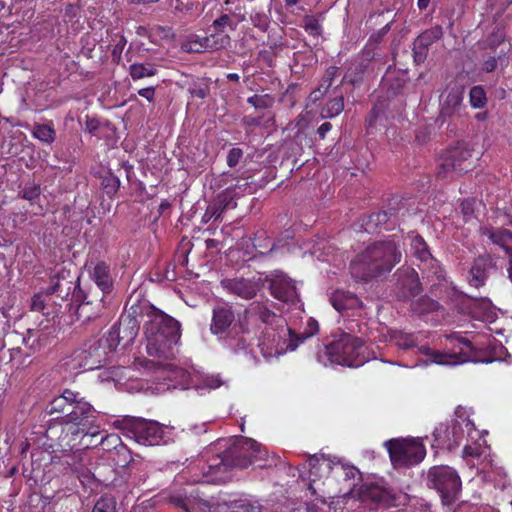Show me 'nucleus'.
<instances>
[{
  "label": "nucleus",
  "instance_id": "nucleus-1",
  "mask_svg": "<svg viewBox=\"0 0 512 512\" xmlns=\"http://www.w3.org/2000/svg\"><path fill=\"white\" fill-rule=\"evenodd\" d=\"M144 334L147 354L159 360L139 359V364L147 370L164 369L182 373V369L167 362L174 359L178 353L181 338L180 323L173 317L158 311L150 315V319L145 323Z\"/></svg>",
  "mask_w": 512,
  "mask_h": 512
},
{
  "label": "nucleus",
  "instance_id": "nucleus-2",
  "mask_svg": "<svg viewBox=\"0 0 512 512\" xmlns=\"http://www.w3.org/2000/svg\"><path fill=\"white\" fill-rule=\"evenodd\" d=\"M401 257L399 246L393 239L375 241L350 263L351 276L357 281L368 282L391 272Z\"/></svg>",
  "mask_w": 512,
  "mask_h": 512
},
{
  "label": "nucleus",
  "instance_id": "nucleus-3",
  "mask_svg": "<svg viewBox=\"0 0 512 512\" xmlns=\"http://www.w3.org/2000/svg\"><path fill=\"white\" fill-rule=\"evenodd\" d=\"M369 360L370 352L364 340L345 332L335 336L318 353V361L324 366L330 364L357 368Z\"/></svg>",
  "mask_w": 512,
  "mask_h": 512
},
{
  "label": "nucleus",
  "instance_id": "nucleus-4",
  "mask_svg": "<svg viewBox=\"0 0 512 512\" xmlns=\"http://www.w3.org/2000/svg\"><path fill=\"white\" fill-rule=\"evenodd\" d=\"M114 425L124 436L141 445L155 446L168 442L164 427L156 421L126 416L116 420Z\"/></svg>",
  "mask_w": 512,
  "mask_h": 512
},
{
  "label": "nucleus",
  "instance_id": "nucleus-5",
  "mask_svg": "<svg viewBox=\"0 0 512 512\" xmlns=\"http://www.w3.org/2000/svg\"><path fill=\"white\" fill-rule=\"evenodd\" d=\"M279 316L264 302L254 301L239 317L238 327L243 333L261 339L270 337V330L278 322Z\"/></svg>",
  "mask_w": 512,
  "mask_h": 512
},
{
  "label": "nucleus",
  "instance_id": "nucleus-6",
  "mask_svg": "<svg viewBox=\"0 0 512 512\" xmlns=\"http://www.w3.org/2000/svg\"><path fill=\"white\" fill-rule=\"evenodd\" d=\"M267 451L257 441L240 437L235 441L232 447L226 452L223 462L225 465L236 468H247L252 464L263 467L262 464L266 460Z\"/></svg>",
  "mask_w": 512,
  "mask_h": 512
},
{
  "label": "nucleus",
  "instance_id": "nucleus-7",
  "mask_svg": "<svg viewBox=\"0 0 512 512\" xmlns=\"http://www.w3.org/2000/svg\"><path fill=\"white\" fill-rule=\"evenodd\" d=\"M385 446L394 468L418 465L426 456L424 444L416 439H390Z\"/></svg>",
  "mask_w": 512,
  "mask_h": 512
},
{
  "label": "nucleus",
  "instance_id": "nucleus-8",
  "mask_svg": "<svg viewBox=\"0 0 512 512\" xmlns=\"http://www.w3.org/2000/svg\"><path fill=\"white\" fill-rule=\"evenodd\" d=\"M428 485L437 490L444 505H451L461 492V479L449 466H433L427 475Z\"/></svg>",
  "mask_w": 512,
  "mask_h": 512
},
{
  "label": "nucleus",
  "instance_id": "nucleus-9",
  "mask_svg": "<svg viewBox=\"0 0 512 512\" xmlns=\"http://www.w3.org/2000/svg\"><path fill=\"white\" fill-rule=\"evenodd\" d=\"M474 149L467 143H458L455 147L448 149L441 158L438 166V177L447 178L450 174L461 175L474 169Z\"/></svg>",
  "mask_w": 512,
  "mask_h": 512
},
{
  "label": "nucleus",
  "instance_id": "nucleus-10",
  "mask_svg": "<svg viewBox=\"0 0 512 512\" xmlns=\"http://www.w3.org/2000/svg\"><path fill=\"white\" fill-rule=\"evenodd\" d=\"M138 332L139 323L135 317L129 314L121 316L104 337L110 347L116 351L118 348L125 349L133 344Z\"/></svg>",
  "mask_w": 512,
  "mask_h": 512
},
{
  "label": "nucleus",
  "instance_id": "nucleus-11",
  "mask_svg": "<svg viewBox=\"0 0 512 512\" xmlns=\"http://www.w3.org/2000/svg\"><path fill=\"white\" fill-rule=\"evenodd\" d=\"M114 352L106 338L90 340L85 343L80 352V366L86 370H94L103 367L107 361L108 355Z\"/></svg>",
  "mask_w": 512,
  "mask_h": 512
},
{
  "label": "nucleus",
  "instance_id": "nucleus-12",
  "mask_svg": "<svg viewBox=\"0 0 512 512\" xmlns=\"http://www.w3.org/2000/svg\"><path fill=\"white\" fill-rule=\"evenodd\" d=\"M79 278L75 281L70 275V271L61 268L50 277V285L47 288L52 297V302L56 307H61L62 303L69 300V296L77 289Z\"/></svg>",
  "mask_w": 512,
  "mask_h": 512
},
{
  "label": "nucleus",
  "instance_id": "nucleus-13",
  "mask_svg": "<svg viewBox=\"0 0 512 512\" xmlns=\"http://www.w3.org/2000/svg\"><path fill=\"white\" fill-rule=\"evenodd\" d=\"M230 43L227 34H210L200 37L196 34L188 35L181 44L183 51L188 53H203L207 50H220Z\"/></svg>",
  "mask_w": 512,
  "mask_h": 512
},
{
  "label": "nucleus",
  "instance_id": "nucleus-14",
  "mask_svg": "<svg viewBox=\"0 0 512 512\" xmlns=\"http://www.w3.org/2000/svg\"><path fill=\"white\" fill-rule=\"evenodd\" d=\"M395 275V295L398 300L409 301L422 292L418 273L413 268L398 269Z\"/></svg>",
  "mask_w": 512,
  "mask_h": 512
},
{
  "label": "nucleus",
  "instance_id": "nucleus-15",
  "mask_svg": "<svg viewBox=\"0 0 512 512\" xmlns=\"http://www.w3.org/2000/svg\"><path fill=\"white\" fill-rule=\"evenodd\" d=\"M309 464V477L310 483L308 485V490L311 493V496L315 497V499L322 504L327 503V499L333 498L334 496L327 493L324 489L316 488L314 486L317 479L321 476L320 472L324 470L326 473H330L332 471V463L328 459L324 457V455H312L309 456L308 459Z\"/></svg>",
  "mask_w": 512,
  "mask_h": 512
},
{
  "label": "nucleus",
  "instance_id": "nucleus-16",
  "mask_svg": "<svg viewBox=\"0 0 512 512\" xmlns=\"http://www.w3.org/2000/svg\"><path fill=\"white\" fill-rule=\"evenodd\" d=\"M95 420L96 410L89 402L85 401L83 397H80V393L77 392V400L73 409V413L70 416V420H68L64 439L75 433V427H86L94 423Z\"/></svg>",
  "mask_w": 512,
  "mask_h": 512
},
{
  "label": "nucleus",
  "instance_id": "nucleus-17",
  "mask_svg": "<svg viewBox=\"0 0 512 512\" xmlns=\"http://www.w3.org/2000/svg\"><path fill=\"white\" fill-rule=\"evenodd\" d=\"M266 280L270 282L269 290L275 299L287 303H294L298 299L295 282L283 272L276 271Z\"/></svg>",
  "mask_w": 512,
  "mask_h": 512
},
{
  "label": "nucleus",
  "instance_id": "nucleus-18",
  "mask_svg": "<svg viewBox=\"0 0 512 512\" xmlns=\"http://www.w3.org/2000/svg\"><path fill=\"white\" fill-rule=\"evenodd\" d=\"M222 288L230 294L245 300L254 298L261 289L260 279L255 278H226L221 281Z\"/></svg>",
  "mask_w": 512,
  "mask_h": 512
},
{
  "label": "nucleus",
  "instance_id": "nucleus-19",
  "mask_svg": "<svg viewBox=\"0 0 512 512\" xmlns=\"http://www.w3.org/2000/svg\"><path fill=\"white\" fill-rule=\"evenodd\" d=\"M74 430L75 433L68 437L66 442L71 448L86 450L99 444H105L104 436L99 431V427L95 426L94 423L83 428L75 427Z\"/></svg>",
  "mask_w": 512,
  "mask_h": 512
},
{
  "label": "nucleus",
  "instance_id": "nucleus-20",
  "mask_svg": "<svg viewBox=\"0 0 512 512\" xmlns=\"http://www.w3.org/2000/svg\"><path fill=\"white\" fill-rule=\"evenodd\" d=\"M448 340L453 348L459 349L458 352L454 351L447 355L450 358L449 363L461 364L479 361L477 349L470 340L462 337L459 333L449 335Z\"/></svg>",
  "mask_w": 512,
  "mask_h": 512
},
{
  "label": "nucleus",
  "instance_id": "nucleus-21",
  "mask_svg": "<svg viewBox=\"0 0 512 512\" xmlns=\"http://www.w3.org/2000/svg\"><path fill=\"white\" fill-rule=\"evenodd\" d=\"M235 321V313L232 305L225 303L217 305L212 310L210 331L213 335L222 337L226 334Z\"/></svg>",
  "mask_w": 512,
  "mask_h": 512
},
{
  "label": "nucleus",
  "instance_id": "nucleus-22",
  "mask_svg": "<svg viewBox=\"0 0 512 512\" xmlns=\"http://www.w3.org/2000/svg\"><path fill=\"white\" fill-rule=\"evenodd\" d=\"M463 95L464 86L457 82L449 83L445 89V93L441 96L440 116L451 117L454 115L463 101Z\"/></svg>",
  "mask_w": 512,
  "mask_h": 512
},
{
  "label": "nucleus",
  "instance_id": "nucleus-23",
  "mask_svg": "<svg viewBox=\"0 0 512 512\" xmlns=\"http://www.w3.org/2000/svg\"><path fill=\"white\" fill-rule=\"evenodd\" d=\"M493 267V260L489 255H481L474 259L467 276L469 285L479 289L488 279V272Z\"/></svg>",
  "mask_w": 512,
  "mask_h": 512
},
{
  "label": "nucleus",
  "instance_id": "nucleus-24",
  "mask_svg": "<svg viewBox=\"0 0 512 512\" xmlns=\"http://www.w3.org/2000/svg\"><path fill=\"white\" fill-rule=\"evenodd\" d=\"M359 496L363 502L371 501L386 506L392 505L395 501V497L389 489L375 483L363 484Z\"/></svg>",
  "mask_w": 512,
  "mask_h": 512
},
{
  "label": "nucleus",
  "instance_id": "nucleus-25",
  "mask_svg": "<svg viewBox=\"0 0 512 512\" xmlns=\"http://www.w3.org/2000/svg\"><path fill=\"white\" fill-rule=\"evenodd\" d=\"M90 277L96 287L104 294H110L114 288V280L111 273L110 264L105 261H98L91 273Z\"/></svg>",
  "mask_w": 512,
  "mask_h": 512
},
{
  "label": "nucleus",
  "instance_id": "nucleus-26",
  "mask_svg": "<svg viewBox=\"0 0 512 512\" xmlns=\"http://www.w3.org/2000/svg\"><path fill=\"white\" fill-rule=\"evenodd\" d=\"M107 294L101 292L98 288H94L91 285L81 286L77 284V289H74L71 301L75 303H84L92 305L95 308H103V300Z\"/></svg>",
  "mask_w": 512,
  "mask_h": 512
},
{
  "label": "nucleus",
  "instance_id": "nucleus-27",
  "mask_svg": "<svg viewBox=\"0 0 512 512\" xmlns=\"http://www.w3.org/2000/svg\"><path fill=\"white\" fill-rule=\"evenodd\" d=\"M465 411L458 407L455 411L456 418L451 420L449 423L451 428V435L453 440H456L457 447L460 445L464 438V432L466 431L468 436L475 431V425L469 417L465 416Z\"/></svg>",
  "mask_w": 512,
  "mask_h": 512
},
{
  "label": "nucleus",
  "instance_id": "nucleus-28",
  "mask_svg": "<svg viewBox=\"0 0 512 512\" xmlns=\"http://www.w3.org/2000/svg\"><path fill=\"white\" fill-rule=\"evenodd\" d=\"M89 457L86 452H82L78 455L77 460H73L71 464L72 472L77 476L83 485L91 483L93 480L101 481L98 478V468L88 467Z\"/></svg>",
  "mask_w": 512,
  "mask_h": 512
},
{
  "label": "nucleus",
  "instance_id": "nucleus-29",
  "mask_svg": "<svg viewBox=\"0 0 512 512\" xmlns=\"http://www.w3.org/2000/svg\"><path fill=\"white\" fill-rule=\"evenodd\" d=\"M330 303L341 313L346 310L358 309L362 306L361 300L355 293L345 290L334 291L330 296Z\"/></svg>",
  "mask_w": 512,
  "mask_h": 512
},
{
  "label": "nucleus",
  "instance_id": "nucleus-30",
  "mask_svg": "<svg viewBox=\"0 0 512 512\" xmlns=\"http://www.w3.org/2000/svg\"><path fill=\"white\" fill-rule=\"evenodd\" d=\"M433 438L432 448H445L449 451L457 448V442L452 438L449 423H439L433 431Z\"/></svg>",
  "mask_w": 512,
  "mask_h": 512
},
{
  "label": "nucleus",
  "instance_id": "nucleus-31",
  "mask_svg": "<svg viewBox=\"0 0 512 512\" xmlns=\"http://www.w3.org/2000/svg\"><path fill=\"white\" fill-rule=\"evenodd\" d=\"M387 108L388 103L386 100H378L375 102L365 120V127L368 133L378 125H385L387 121Z\"/></svg>",
  "mask_w": 512,
  "mask_h": 512
},
{
  "label": "nucleus",
  "instance_id": "nucleus-32",
  "mask_svg": "<svg viewBox=\"0 0 512 512\" xmlns=\"http://www.w3.org/2000/svg\"><path fill=\"white\" fill-rule=\"evenodd\" d=\"M395 215V212L390 209L389 211H377L369 214L362 223V227L368 233H372L378 228H384L388 230L390 227L388 226V222L392 216Z\"/></svg>",
  "mask_w": 512,
  "mask_h": 512
},
{
  "label": "nucleus",
  "instance_id": "nucleus-33",
  "mask_svg": "<svg viewBox=\"0 0 512 512\" xmlns=\"http://www.w3.org/2000/svg\"><path fill=\"white\" fill-rule=\"evenodd\" d=\"M489 240L504 250L506 254L512 253V232L503 228H491L484 232Z\"/></svg>",
  "mask_w": 512,
  "mask_h": 512
},
{
  "label": "nucleus",
  "instance_id": "nucleus-34",
  "mask_svg": "<svg viewBox=\"0 0 512 512\" xmlns=\"http://www.w3.org/2000/svg\"><path fill=\"white\" fill-rule=\"evenodd\" d=\"M31 134L45 145H51L56 140V130L52 120L46 123H34Z\"/></svg>",
  "mask_w": 512,
  "mask_h": 512
},
{
  "label": "nucleus",
  "instance_id": "nucleus-35",
  "mask_svg": "<svg viewBox=\"0 0 512 512\" xmlns=\"http://www.w3.org/2000/svg\"><path fill=\"white\" fill-rule=\"evenodd\" d=\"M52 302V297L49 294L48 290L36 293L32 299L30 308L32 311L41 312L45 316H49L50 314H54L58 312V309L55 307L52 310L49 309V304Z\"/></svg>",
  "mask_w": 512,
  "mask_h": 512
},
{
  "label": "nucleus",
  "instance_id": "nucleus-36",
  "mask_svg": "<svg viewBox=\"0 0 512 512\" xmlns=\"http://www.w3.org/2000/svg\"><path fill=\"white\" fill-rule=\"evenodd\" d=\"M77 398V392L70 389H65L63 393L55 397L47 406L49 414H59L63 411L69 401H74Z\"/></svg>",
  "mask_w": 512,
  "mask_h": 512
},
{
  "label": "nucleus",
  "instance_id": "nucleus-37",
  "mask_svg": "<svg viewBox=\"0 0 512 512\" xmlns=\"http://www.w3.org/2000/svg\"><path fill=\"white\" fill-rule=\"evenodd\" d=\"M411 250L413 255L423 263L433 262L435 260L429 250L427 243L419 235H416L412 238Z\"/></svg>",
  "mask_w": 512,
  "mask_h": 512
},
{
  "label": "nucleus",
  "instance_id": "nucleus-38",
  "mask_svg": "<svg viewBox=\"0 0 512 512\" xmlns=\"http://www.w3.org/2000/svg\"><path fill=\"white\" fill-rule=\"evenodd\" d=\"M368 63L365 60L354 62L348 68L344 79L353 86L360 84L367 71Z\"/></svg>",
  "mask_w": 512,
  "mask_h": 512
},
{
  "label": "nucleus",
  "instance_id": "nucleus-39",
  "mask_svg": "<svg viewBox=\"0 0 512 512\" xmlns=\"http://www.w3.org/2000/svg\"><path fill=\"white\" fill-rule=\"evenodd\" d=\"M338 70L339 68L337 66H329L326 69L318 88L313 92V94H315V100L323 97L329 91L335 77L338 74Z\"/></svg>",
  "mask_w": 512,
  "mask_h": 512
},
{
  "label": "nucleus",
  "instance_id": "nucleus-40",
  "mask_svg": "<svg viewBox=\"0 0 512 512\" xmlns=\"http://www.w3.org/2000/svg\"><path fill=\"white\" fill-rule=\"evenodd\" d=\"M253 247L260 255H266L276 249L274 241L266 236L265 231H258L253 239Z\"/></svg>",
  "mask_w": 512,
  "mask_h": 512
},
{
  "label": "nucleus",
  "instance_id": "nucleus-41",
  "mask_svg": "<svg viewBox=\"0 0 512 512\" xmlns=\"http://www.w3.org/2000/svg\"><path fill=\"white\" fill-rule=\"evenodd\" d=\"M157 74V68L154 64L134 63L129 67V75L136 81L146 77H152Z\"/></svg>",
  "mask_w": 512,
  "mask_h": 512
},
{
  "label": "nucleus",
  "instance_id": "nucleus-42",
  "mask_svg": "<svg viewBox=\"0 0 512 512\" xmlns=\"http://www.w3.org/2000/svg\"><path fill=\"white\" fill-rule=\"evenodd\" d=\"M344 110V96L339 95L327 101L325 106L322 108V118H334L342 113Z\"/></svg>",
  "mask_w": 512,
  "mask_h": 512
},
{
  "label": "nucleus",
  "instance_id": "nucleus-43",
  "mask_svg": "<svg viewBox=\"0 0 512 512\" xmlns=\"http://www.w3.org/2000/svg\"><path fill=\"white\" fill-rule=\"evenodd\" d=\"M443 35V29L441 26L436 25L430 29L422 32L415 41L420 47H428L431 46L434 42L439 40Z\"/></svg>",
  "mask_w": 512,
  "mask_h": 512
},
{
  "label": "nucleus",
  "instance_id": "nucleus-44",
  "mask_svg": "<svg viewBox=\"0 0 512 512\" xmlns=\"http://www.w3.org/2000/svg\"><path fill=\"white\" fill-rule=\"evenodd\" d=\"M439 307V302L428 296H422L411 304L412 311L420 315L437 311Z\"/></svg>",
  "mask_w": 512,
  "mask_h": 512
},
{
  "label": "nucleus",
  "instance_id": "nucleus-45",
  "mask_svg": "<svg viewBox=\"0 0 512 512\" xmlns=\"http://www.w3.org/2000/svg\"><path fill=\"white\" fill-rule=\"evenodd\" d=\"M101 188L109 198H112L120 188V180L117 176L108 172L101 178Z\"/></svg>",
  "mask_w": 512,
  "mask_h": 512
},
{
  "label": "nucleus",
  "instance_id": "nucleus-46",
  "mask_svg": "<svg viewBox=\"0 0 512 512\" xmlns=\"http://www.w3.org/2000/svg\"><path fill=\"white\" fill-rule=\"evenodd\" d=\"M470 105L475 109L484 108L487 104V96L484 88L480 85L473 86L469 92Z\"/></svg>",
  "mask_w": 512,
  "mask_h": 512
},
{
  "label": "nucleus",
  "instance_id": "nucleus-47",
  "mask_svg": "<svg viewBox=\"0 0 512 512\" xmlns=\"http://www.w3.org/2000/svg\"><path fill=\"white\" fill-rule=\"evenodd\" d=\"M236 193L234 189L228 187L222 193H220L216 200L214 201L223 211L229 208H234L236 203L234 202V198Z\"/></svg>",
  "mask_w": 512,
  "mask_h": 512
},
{
  "label": "nucleus",
  "instance_id": "nucleus-48",
  "mask_svg": "<svg viewBox=\"0 0 512 512\" xmlns=\"http://www.w3.org/2000/svg\"><path fill=\"white\" fill-rule=\"evenodd\" d=\"M77 318L82 321H90L99 315L101 308L92 307V305L84 303H76Z\"/></svg>",
  "mask_w": 512,
  "mask_h": 512
},
{
  "label": "nucleus",
  "instance_id": "nucleus-49",
  "mask_svg": "<svg viewBox=\"0 0 512 512\" xmlns=\"http://www.w3.org/2000/svg\"><path fill=\"white\" fill-rule=\"evenodd\" d=\"M112 42H114V47L111 51V57L113 62L119 64L122 57V52L127 44V39L124 35L116 33L112 37Z\"/></svg>",
  "mask_w": 512,
  "mask_h": 512
},
{
  "label": "nucleus",
  "instance_id": "nucleus-50",
  "mask_svg": "<svg viewBox=\"0 0 512 512\" xmlns=\"http://www.w3.org/2000/svg\"><path fill=\"white\" fill-rule=\"evenodd\" d=\"M241 336L237 338L228 337V345L234 351H244L250 346L251 340L254 338L253 335L243 333L241 330Z\"/></svg>",
  "mask_w": 512,
  "mask_h": 512
},
{
  "label": "nucleus",
  "instance_id": "nucleus-51",
  "mask_svg": "<svg viewBox=\"0 0 512 512\" xmlns=\"http://www.w3.org/2000/svg\"><path fill=\"white\" fill-rule=\"evenodd\" d=\"M247 103L256 109H267L273 106L274 98L269 94H255L247 99Z\"/></svg>",
  "mask_w": 512,
  "mask_h": 512
},
{
  "label": "nucleus",
  "instance_id": "nucleus-52",
  "mask_svg": "<svg viewBox=\"0 0 512 512\" xmlns=\"http://www.w3.org/2000/svg\"><path fill=\"white\" fill-rule=\"evenodd\" d=\"M242 123L243 125L248 128V127H259V126H264V127H270L272 125H274L275 123V119H274V116H270L265 122L263 121V116H251V115H247V116H244L243 119H242Z\"/></svg>",
  "mask_w": 512,
  "mask_h": 512
},
{
  "label": "nucleus",
  "instance_id": "nucleus-53",
  "mask_svg": "<svg viewBox=\"0 0 512 512\" xmlns=\"http://www.w3.org/2000/svg\"><path fill=\"white\" fill-rule=\"evenodd\" d=\"M116 501L113 497L104 495L95 504L92 512H115Z\"/></svg>",
  "mask_w": 512,
  "mask_h": 512
},
{
  "label": "nucleus",
  "instance_id": "nucleus-54",
  "mask_svg": "<svg viewBox=\"0 0 512 512\" xmlns=\"http://www.w3.org/2000/svg\"><path fill=\"white\" fill-rule=\"evenodd\" d=\"M396 345L404 350H408L417 346V341L413 334L398 332L395 337Z\"/></svg>",
  "mask_w": 512,
  "mask_h": 512
},
{
  "label": "nucleus",
  "instance_id": "nucleus-55",
  "mask_svg": "<svg viewBox=\"0 0 512 512\" xmlns=\"http://www.w3.org/2000/svg\"><path fill=\"white\" fill-rule=\"evenodd\" d=\"M170 502L185 512H191L192 510L191 499L186 495V493L178 492L171 494Z\"/></svg>",
  "mask_w": 512,
  "mask_h": 512
},
{
  "label": "nucleus",
  "instance_id": "nucleus-56",
  "mask_svg": "<svg viewBox=\"0 0 512 512\" xmlns=\"http://www.w3.org/2000/svg\"><path fill=\"white\" fill-rule=\"evenodd\" d=\"M40 194H41L40 185L32 182V183L26 185L21 190V192L19 193V196L25 200L33 202L40 197Z\"/></svg>",
  "mask_w": 512,
  "mask_h": 512
},
{
  "label": "nucleus",
  "instance_id": "nucleus-57",
  "mask_svg": "<svg viewBox=\"0 0 512 512\" xmlns=\"http://www.w3.org/2000/svg\"><path fill=\"white\" fill-rule=\"evenodd\" d=\"M236 24H234L227 14L221 15L219 18L213 21V28L215 29L214 34H225L224 30L226 27H230L232 30L236 29Z\"/></svg>",
  "mask_w": 512,
  "mask_h": 512
},
{
  "label": "nucleus",
  "instance_id": "nucleus-58",
  "mask_svg": "<svg viewBox=\"0 0 512 512\" xmlns=\"http://www.w3.org/2000/svg\"><path fill=\"white\" fill-rule=\"evenodd\" d=\"M304 30L312 36H319L321 34V25L317 18L314 16H306L304 18Z\"/></svg>",
  "mask_w": 512,
  "mask_h": 512
},
{
  "label": "nucleus",
  "instance_id": "nucleus-59",
  "mask_svg": "<svg viewBox=\"0 0 512 512\" xmlns=\"http://www.w3.org/2000/svg\"><path fill=\"white\" fill-rule=\"evenodd\" d=\"M223 212L224 211L221 209V207H219V205H217L215 202H213L208 205V207L204 213L203 220L205 222H208L211 219L217 220L221 217Z\"/></svg>",
  "mask_w": 512,
  "mask_h": 512
},
{
  "label": "nucleus",
  "instance_id": "nucleus-60",
  "mask_svg": "<svg viewBox=\"0 0 512 512\" xmlns=\"http://www.w3.org/2000/svg\"><path fill=\"white\" fill-rule=\"evenodd\" d=\"M243 157V150L238 147H234L229 150L227 154V165L231 168L235 167Z\"/></svg>",
  "mask_w": 512,
  "mask_h": 512
},
{
  "label": "nucleus",
  "instance_id": "nucleus-61",
  "mask_svg": "<svg viewBox=\"0 0 512 512\" xmlns=\"http://www.w3.org/2000/svg\"><path fill=\"white\" fill-rule=\"evenodd\" d=\"M428 54V47H420L416 41H414L413 57L417 64L423 63Z\"/></svg>",
  "mask_w": 512,
  "mask_h": 512
},
{
  "label": "nucleus",
  "instance_id": "nucleus-62",
  "mask_svg": "<svg viewBox=\"0 0 512 512\" xmlns=\"http://www.w3.org/2000/svg\"><path fill=\"white\" fill-rule=\"evenodd\" d=\"M76 399H74V401H69L67 403V405L65 406V408L63 409V411L60 413V415L58 416V418L61 420V422L63 424H65L66 426L68 425V420H70V416L72 415L73 413V409L75 407V403H76Z\"/></svg>",
  "mask_w": 512,
  "mask_h": 512
},
{
  "label": "nucleus",
  "instance_id": "nucleus-63",
  "mask_svg": "<svg viewBox=\"0 0 512 512\" xmlns=\"http://www.w3.org/2000/svg\"><path fill=\"white\" fill-rule=\"evenodd\" d=\"M104 442L105 444H102L104 449H111L116 448L121 442V439L117 434H109L104 436Z\"/></svg>",
  "mask_w": 512,
  "mask_h": 512
},
{
  "label": "nucleus",
  "instance_id": "nucleus-64",
  "mask_svg": "<svg viewBox=\"0 0 512 512\" xmlns=\"http://www.w3.org/2000/svg\"><path fill=\"white\" fill-rule=\"evenodd\" d=\"M100 127V122L96 118L86 117L85 131L90 134H95Z\"/></svg>",
  "mask_w": 512,
  "mask_h": 512
}]
</instances>
